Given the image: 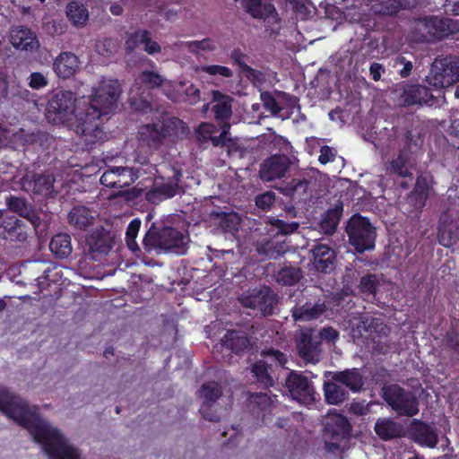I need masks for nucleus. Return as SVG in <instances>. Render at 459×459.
<instances>
[{
	"label": "nucleus",
	"mask_w": 459,
	"mask_h": 459,
	"mask_svg": "<svg viewBox=\"0 0 459 459\" xmlns=\"http://www.w3.org/2000/svg\"><path fill=\"white\" fill-rule=\"evenodd\" d=\"M121 94V86L117 79L103 80L94 90L84 107V112L78 116L75 133L91 149L98 143H103L107 134L100 125V117L113 111Z\"/></svg>",
	"instance_id": "nucleus-1"
},
{
	"label": "nucleus",
	"mask_w": 459,
	"mask_h": 459,
	"mask_svg": "<svg viewBox=\"0 0 459 459\" xmlns=\"http://www.w3.org/2000/svg\"><path fill=\"white\" fill-rule=\"evenodd\" d=\"M0 411L27 429L34 441L42 446L46 454L64 436L40 418L39 406H30L27 401L12 394L5 387H0Z\"/></svg>",
	"instance_id": "nucleus-2"
},
{
	"label": "nucleus",
	"mask_w": 459,
	"mask_h": 459,
	"mask_svg": "<svg viewBox=\"0 0 459 459\" xmlns=\"http://www.w3.org/2000/svg\"><path fill=\"white\" fill-rule=\"evenodd\" d=\"M458 26L459 23L451 18L429 16L415 19L411 33L416 42H435L456 33Z\"/></svg>",
	"instance_id": "nucleus-3"
},
{
	"label": "nucleus",
	"mask_w": 459,
	"mask_h": 459,
	"mask_svg": "<svg viewBox=\"0 0 459 459\" xmlns=\"http://www.w3.org/2000/svg\"><path fill=\"white\" fill-rule=\"evenodd\" d=\"M75 101V95L71 91H60L56 93L48 102V120L55 125H65L74 120V126L76 128L78 116L84 112V108L77 107Z\"/></svg>",
	"instance_id": "nucleus-4"
},
{
	"label": "nucleus",
	"mask_w": 459,
	"mask_h": 459,
	"mask_svg": "<svg viewBox=\"0 0 459 459\" xmlns=\"http://www.w3.org/2000/svg\"><path fill=\"white\" fill-rule=\"evenodd\" d=\"M382 398L398 415L413 417L420 411V403L415 394L398 384L384 385Z\"/></svg>",
	"instance_id": "nucleus-5"
},
{
	"label": "nucleus",
	"mask_w": 459,
	"mask_h": 459,
	"mask_svg": "<svg viewBox=\"0 0 459 459\" xmlns=\"http://www.w3.org/2000/svg\"><path fill=\"white\" fill-rule=\"evenodd\" d=\"M346 232L351 245L357 253L362 254L374 249L377 232L368 218L355 214L349 220Z\"/></svg>",
	"instance_id": "nucleus-6"
},
{
	"label": "nucleus",
	"mask_w": 459,
	"mask_h": 459,
	"mask_svg": "<svg viewBox=\"0 0 459 459\" xmlns=\"http://www.w3.org/2000/svg\"><path fill=\"white\" fill-rule=\"evenodd\" d=\"M426 80L436 89L446 88L459 82V57L446 56L436 58Z\"/></svg>",
	"instance_id": "nucleus-7"
},
{
	"label": "nucleus",
	"mask_w": 459,
	"mask_h": 459,
	"mask_svg": "<svg viewBox=\"0 0 459 459\" xmlns=\"http://www.w3.org/2000/svg\"><path fill=\"white\" fill-rule=\"evenodd\" d=\"M152 228L143 238V243L144 248L150 252L152 247L164 250L165 253L172 252L175 254L184 253V236L177 229L169 226L162 227L159 231L152 232Z\"/></svg>",
	"instance_id": "nucleus-8"
},
{
	"label": "nucleus",
	"mask_w": 459,
	"mask_h": 459,
	"mask_svg": "<svg viewBox=\"0 0 459 459\" xmlns=\"http://www.w3.org/2000/svg\"><path fill=\"white\" fill-rule=\"evenodd\" d=\"M181 123L182 120L179 118L170 117L157 123L143 125L139 128L138 134L140 139L146 142L149 147L159 148L163 140L170 136Z\"/></svg>",
	"instance_id": "nucleus-9"
},
{
	"label": "nucleus",
	"mask_w": 459,
	"mask_h": 459,
	"mask_svg": "<svg viewBox=\"0 0 459 459\" xmlns=\"http://www.w3.org/2000/svg\"><path fill=\"white\" fill-rule=\"evenodd\" d=\"M350 432L351 424L346 417L339 413L329 414L324 429L325 448L328 451L339 449L340 442L348 438Z\"/></svg>",
	"instance_id": "nucleus-10"
},
{
	"label": "nucleus",
	"mask_w": 459,
	"mask_h": 459,
	"mask_svg": "<svg viewBox=\"0 0 459 459\" xmlns=\"http://www.w3.org/2000/svg\"><path fill=\"white\" fill-rule=\"evenodd\" d=\"M239 300L245 307L256 310L264 316L273 315L278 303L277 295L268 286L254 290L248 295L242 296Z\"/></svg>",
	"instance_id": "nucleus-11"
},
{
	"label": "nucleus",
	"mask_w": 459,
	"mask_h": 459,
	"mask_svg": "<svg viewBox=\"0 0 459 459\" xmlns=\"http://www.w3.org/2000/svg\"><path fill=\"white\" fill-rule=\"evenodd\" d=\"M182 173L175 170L173 176L164 180L160 178V181L156 178L152 186L145 192V199L151 204H158L163 200L169 199L179 194Z\"/></svg>",
	"instance_id": "nucleus-12"
},
{
	"label": "nucleus",
	"mask_w": 459,
	"mask_h": 459,
	"mask_svg": "<svg viewBox=\"0 0 459 459\" xmlns=\"http://www.w3.org/2000/svg\"><path fill=\"white\" fill-rule=\"evenodd\" d=\"M115 242V233L103 227L96 228L86 238L89 253L95 261H99L101 256L108 255L113 248Z\"/></svg>",
	"instance_id": "nucleus-13"
},
{
	"label": "nucleus",
	"mask_w": 459,
	"mask_h": 459,
	"mask_svg": "<svg viewBox=\"0 0 459 459\" xmlns=\"http://www.w3.org/2000/svg\"><path fill=\"white\" fill-rule=\"evenodd\" d=\"M285 386L299 403H309L316 400L314 385L301 372L291 371L285 379Z\"/></svg>",
	"instance_id": "nucleus-14"
},
{
	"label": "nucleus",
	"mask_w": 459,
	"mask_h": 459,
	"mask_svg": "<svg viewBox=\"0 0 459 459\" xmlns=\"http://www.w3.org/2000/svg\"><path fill=\"white\" fill-rule=\"evenodd\" d=\"M139 178V170L131 167H113L100 177V184L110 188H124L134 184Z\"/></svg>",
	"instance_id": "nucleus-15"
},
{
	"label": "nucleus",
	"mask_w": 459,
	"mask_h": 459,
	"mask_svg": "<svg viewBox=\"0 0 459 459\" xmlns=\"http://www.w3.org/2000/svg\"><path fill=\"white\" fill-rule=\"evenodd\" d=\"M290 164V159L285 155H271L260 165L259 177L264 182L281 179L288 171Z\"/></svg>",
	"instance_id": "nucleus-16"
},
{
	"label": "nucleus",
	"mask_w": 459,
	"mask_h": 459,
	"mask_svg": "<svg viewBox=\"0 0 459 459\" xmlns=\"http://www.w3.org/2000/svg\"><path fill=\"white\" fill-rule=\"evenodd\" d=\"M209 221L216 231L222 233L226 238H236L242 219L235 212H212L209 214Z\"/></svg>",
	"instance_id": "nucleus-17"
},
{
	"label": "nucleus",
	"mask_w": 459,
	"mask_h": 459,
	"mask_svg": "<svg viewBox=\"0 0 459 459\" xmlns=\"http://www.w3.org/2000/svg\"><path fill=\"white\" fill-rule=\"evenodd\" d=\"M22 181L23 187L44 198H54L57 194L54 186L56 178L53 174L35 173L30 178L23 177Z\"/></svg>",
	"instance_id": "nucleus-18"
},
{
	"label": "nucleus",
	"mask_w": 459,
	"mask_h": 459,
	"mask_svg": "<svg viewBox=\"0 0 459 459\" xmlns=\"http://www.w3.org/2000/svg\"><path fill=\"white\" fill-rule=\"evenodd\" d=\"M400 99L404 106L425 104L432 107L437 102L436 97L427 86L411 83H406L403 86Z\"/></svg>",
	"instance_id": "nucleus-19"
},
{
	"label": "nucleus",
	"mask_w": 459,
	"mask_h": 459,
	"mask_svg": "<svg viewBox=\"0 0 459 459\" xmlns=\"http://www.w3.org/2000/svg\"><path fill=\"white\" fill-rule=\"evenodd\" d=\"M411 440L420 446L434 448L438 443V435L429 424L414 419L409 428Z\"/></svg>",
	"instance_id": "nucleus-20"
},
{
	"label": "nucleus",
	"mask_w": 459,
	"mask_h": 459,
	"mask_svg": "<svg viewBox=\"0 0 459 459\" xmlns=\"http://www.w3.org/2000/svg\"><path fill=\"white\" fill-rule=\"evenodd\" d=\"M321 344L318 335L304 332L297 342L298 354L306 362L316 363L320 360Z\"/></svg>",
	"instance_id": "nucleus-21"
},
{
	"label": "nucleus",
	"mask_w": 459,
	"mask_h": 459,
	"mask_svg": "<svg viewBox=\"0 0 459 459\" xmlns=\"http://www.w3.org/2000/svg\"><path fill=\"white\" fill-rule=\"evenodd\" d=\"M311 253L313 268L316 272L329 273L334 269L336 254L331 247L316 244L313 247Z\"/></svg>",
	"instance_id": "nucleus-22"
},
{
	"label": "nucleus",
	"mask_w": 459,
	"mask_h": 459,
	"mask_svg": "<svg viewBox=\"0 0 459 459\" xmlns=\"http://www.w3.org/2000/svg\"><path fill=\"white\" fill-rule=\"evenodd\" d=\"M247 12L255 19L264 20L268 25L281 22L274 5L271 3H262V0H244Z\"/></svg>",
	"instance_id": "nucleus-23"
},
{
	"label": "nucleus",
	"mask_w": 459,
	"mask_h": 459,
	"mask_svg": "<svg viewBox=\"0 0 459 459\" xmlns=\"http://www.w3.org/2000/svg\"><path fill=\"white\" fill-rule=\"evenodd\" d=\"M10 42L16 48L32 52L39 48L35 33L23 25L13 26L10 31Z\"/></svg>",
	"instance_id": "nucleus-24"
},
{
	"label": "nucleus",
	"mask_w": 459,
	"mask_h": 459,
	"mask_svg": "<svg viewBox=\"0 0 459 459\" xmlns=\"http://www.w3.org/2000/svg\"><path fill=\"white\" fill-rule=\"evenodd\" d=\"M333 380L339 382L352 393H359L364 390L365 377L361 369L358 368L334 372Z\"/></svg>",
	"instance_id": "nucleus-25"
},
{
	"label": "nucleus",
	"mask_w": 459,
	"mask_h": 459,
	"mask_svg": "<svg viewBox=\"0 0 459 459\" xmlns=\"http://www.w3.org/2000/svg\"><path fill=\"white\" fill-rule=\"evenodd\" d=\"M79 67V59L72 52H62L55 59L53 69L59 78L69 79Z\"/></svg>",
	"instance_id": "nucleus-26"
},
{
	"label": "nucleus",
	"mask_w": 459,
	"mask_h": 459,
	"mask_svg": "<svg viewBox=\"0 0 459 459\" xmlns=\"http://www.w3.org/2000/svg\"><path fill=\"white\" fill-rule=\"evenodd\" d=\"M212 96L213 104L211 109L214 118L218 124L221 122H223V124L227 123L226 120L229 119L232 114L233 99L220 91H212Z\"/></svg>",
	"instance_id": "nucleus-27"
},
{
	"label": "nucleus",
	"mask_w": 459,
	"mask_h": 459,
	"mask_svg": "<svg viewBox=\"0 0 459 459\" xmlns=\"http://www.w3.org/2000/svg\"><path fill=\"white\" fill-rule=\"evenodd\" d=\"M6 205L10 211L26 219L35 229L39 226V216L23 198L11 195L6 199Z\"/></svg>",
	"instance_id": "nucleus-28"
},
{
	"label": "nucleus",
	"mask_w": 459,
	"mask_h": 459,
	"mask_svg": "<svg viewBox=\"0 0 459 459\" xmlns=\"http://www.w3.org/2000/svg\"><path fill=\"white\" fill-rule=\"evenodd\" d=\"M310 181L306 178H292L283 188L282 194L290 197L295 204L306 203L310 195Z\"/></svg>",
	"instance_id": "nucleus-29"
},
{
	"label": "nucleus",
	"mask_w": 459,
	"mask_h": 459,
	"mask_svg": "<svg viewBox=\"0 0 459 459\" xmlns=\"http://www.w3.org/2000/svg\"><path fill=\"white\" fill-rule=\"evenodd\" d=\"M4 238L10 241L23 242L27 239L28 231L26 223L16 216L7 217L4 222Z\"/></svg>",
	"instance_id": "nucleus-30"
},
{
	"label": "nucleus",
	"mask_w": 459,
	"mask_h": 459,
	"mask_svg": "<svg viewBox=\"0 0 459 459\" xmlns=\"http://www.w3.org/2000/svg\"><path fill=\"white\" fill-rule=\"evenodd\" d=\"M374 430L377 437L384 441L401 437L403 431L402 425L390 418L377 419Z\"/></svg>",
	"instance_id": "nucleus-31"
},
{
	"label": "nucleus",
	"mask_w": 459,
	"mask_h": 459,
	"mask_svg": "<svg viewBox=\"0 0 459 459\" xmlns=\"http://www.w3.org/2000/svg\"><path fill=\"white\" fill-rule=\"evenodd\" d=\"M429 186L427 178L420 176L416 179L413 190L408 195V204L416 211H421L429 199Z\"/></svg>",
	"instance_id": "nucleus-32"
},
{
	"label": "nucleus",
	"mask_w": 459,
	"mask_h": 459,
	"mask_svg": "<svg viewBox=\"0 0 459 459\" xmlns=\"http://www.w3.org/2000/svg\"><path fill=\"white\" fill-rule=\"evenodd\" d=\"M325 312V303L306 302L304 305H295L292 309V316L295 321H308L320 317Z\"/></svg>",
	"instance_id": "nucleus-33"
},
{
	"label": "nucleus",
	"mask_w": 459,
	"mask_h": 459,
	"mask_svg": "<svg viewBox=\"0 0 459 459\" xmlns=\"http://www.w3.org/2000/svg\"><path fill=\"white\" fill-rule=\"evenodd\" d=\"M437 238L440 245L450 247L459 239V224L454 221L441 219L438 226Z\"/></svg>",
	"instance_id": "nucleus-34"
},
{
	"label": "nucleus",
	"mask_w": 459,
	"mask_h": 459,
	"mask_svg": "<svg viewBox=\"0 0 459 459\" xmlns=\"http://www.w3.org/2000/svg\"><path fill=\"white\" fill-rule=\"evenodd\" d=\"M68 21L76 28L84 27L89 21V11L82 1H70L65 7Z\"/></svg>",
	"instance_id": "nucleus-35"
},
{
	"label": "nucleus",
	"mask_w": 459,
	"mask_h": 459,
	"mask_svg": "<svg viewBox=\"0 0 459 459\" xmlns=\"http://www.w3.org/2000/svg\"><path fill=\"white\" fill-rule=\"evenodd\" d=\"M223 347L230 350L236 354H239L249 348L251 345L250 337L242 334L238 331H228L221 339Z\"/></svg>",
	"instance_id": "nucleus-36"
},
{
	"label": "nucleus",
	"mask_w": 459,
	"mask_h": 459,
	"mask_svg": "<svg viewBox=\"0 0 459 459\" xmlns=\"http://www.w3.org/2000/svg\"><path fill=\"white\" fill-rule=\"evenodd\" d=\"M68 221L74 228L86 230L93 224L94 216L86 206H74L68 214Z\"/></svg>",
	"instance_id": "nucleus-37"
},
{
	"label": "nucleus",
	"mask_w": 459,
	"mask_h": 459,
	"mask_svg": "<svg viewBox=\"0 0 459 459\" xmlns=\"http://www.w3.org/2000/svg\"><path fill=\"white\" fill-rule=\"evenodd\" d=\"M222 394L221 385L214 381L207 382L203 384V408L207 403H214L216 402ZM203 419L208 420L210 421H219L220 416L216 413L214 414H207L203 410Z\"/></svg>",
	"instance_id": "nucleus-38"
},
{
	"label": "nucleus",
	"mask_w": 459,
	"mask_h": 459,
	"mask_svg": "<svg viewBox=\"0 0 459 459\" xmlns=\"http://www.w3.org/2000/svg\"><path fill=\"white\" fill-rule=\"evenodd\" d=\"M325 400L328 404L339 405L348 398V392L342 385L333 379L324 383Z\"/></svg>",
	"instance_id": "nucleus-39"
},
{
	"label": "nucleus",
	"mask_w": 459,
	"mask_h": 459,
	"mask_svg": "<svg viewBox=\"0 0 459 459\" xmlns=\"http://www.w3.org/2000/svg\"><path fill=\"white\" fill-rule=\"evenodd\" d=\"M49 459H80L78 450L63 436L47 454Z\"/></svg>",
	"instance_id": "nucleus-40"
},
{
	"label": "nucleus",
	"mask_w": 459,
	"mask_h": 459,
	"mask_svg": "<svg viewBox=\"0 0 459 459\" xmlns=\"http://www.w3.org/2000/svg\"><path fill=\"white\" fill-rule=\"evenodd\" d=\"M131 108L140 115H153L159 113V109L154 108L152 103L150 91H143L140 94L130 98Z\"/></svg>",
	"instance_id": "nucleus-41"
},
{
	"label": "nucleus",
	"mask_w": 459,
	"mask_h": 459,
	"mask_svg": "<svg viewBox=\"0 0 459 459\" xmlns=\"http://www.w3.org/2000/svg\"><path fill=\"white\" fill-rule=\"evenodd\" d=\"M49 249L56 257H68L73 251L71 237L65 233L55 235L49 243Z\"/></svg>",
	"instance_id": "nucleus-42"
},
{
	"label": "nucleus",
	"mask_w": 459,
	"mask_h": 459,
	"mask_svg": "<svg viewBox=\"0 0 459 459\" xmlns=\"http://www.w3.org/2000/svg\"><path fill=\"white\" fill-rule=\"evenodd\" d=\"M132 43L143 45L144 50L150 55L160 53L161 50L160 46L151 39V34L148 30L134 32L126 41L128 48H133Z\"/></svg>",
	"instance_id": "nucleus-43"
},
{
	"label": "nucleus",
	"mask_w": 459,
	"mask_h": 459,
	"mask_svg": "<svg viewBox=\"0 0 459 459\" xmlns=\"http://www.w3.org/2000/svg\"><path fill=\"white\" fill-rule=\"evenodd\" d=\"M409 155L405 151H400L397 156L393 159L390 163L388 169L392 174L399 176L401 178H412V174L409 169Z\"/></svg>",
	"instance_id": "nucleus-44"
},
{
	"label": "nucleus",
	"mask_w": 459,
	"mask_h": 459,
	"mask_svg": "<svg viewBox=\"0 0 459 459\" xmlns=\"http://www.w3.org/2000/svg\"><path fill=\"white\" fill-rule=\"evenodd\" d=\"M342 204H340L335 205L333 208L329 209L325 212L320 222V226L325 233L332 234L336 230L340 219L342 215Z\"/></svg>",
	"instance_id": "nucleus-45"
},
{
	"label": "nucleus",
	"mask_w": 459,
	"mask_h": 459,
	"mask_svg": "<svg viewBox=\"0 0 459 459\" xmlns=\"http://www.w3.org/2000/svg\"><path fill=\"white\" fill-rule=\"evenodd\" d=\"M301 276L299 268L284 265L275 273V280L282 286H292L300 280Z\"/></svg>",
	"instance_id": "nucleus-46"
},
{
	"label": "nucleus",
	"mask_w": 459,
	"mask_h": 459,
	"mask_svg": "<svg viewBox=\"0 0 459 459\" xmlns=\"http://www.w3.org/2000/svg\"><path fill=\"white\" fill-rule=\"evenodd\" d=\"M251 373L257 383L264 388L273 385V379L268 372V365L264 360H257L251 366Z\"/></svg>",
	"instance_id": "nucleus-47"
},
{
	"label": "nucleus",
	"mask_w": 459,
	"mask_h": 459,
	"mask_svg": "<svg viewBox=\"0 0 459 459\" xmlns=\"http://www.w3.org/2000/svg\"><path fill=\"white\" fill-rule=\"evenodd\" d=\"M379 285L380 281L377 274L367 273L360 278L359 290L362 294L376 295Z\"/></svg>",
	"instance_id": "nucleus-48"
},
{
	"label": "nucleus",
	"mask_w": 459,
	"mask_h": 459,
	"mask_svg": "<svg viewBox=\"0 0 459 459\" xmlns=\"http://www.w3.org/2000/svg\"><path fill=\"white\" fill-rule=\"evenodd\" d=\"M248 406L255 411V408L261 412L270 410L271 399L266 393H252L247 398Z\"/></svg>",
	"instance_id": "nucleus-49"
},
{
	"label": "nucleus",
	"mask_w": 459,
	"mask_h": 459,
	"mask_svg": "<svg viewBox=\"0 0 459 459\" xmlns=\"http://www.w3.org/2000/svg\"><path fill=\"white\" fill-rule=\"evenodd\" d=\"M368 337L372 336H387L390 329L388 326L384 323V321L381 318L373 317V316H368Z\"/></svg>",
	"instance_id": "nucleus-50"
},
{
	"label": "nucleus",
	"mask_w": 459,
	"mask_h": 459,
	"mask_svg": "<svg viewBox=\"0 0 459 459\" xmlns=\"http://www.w3.org/2000/svg\"><path fill=\"white\" fill-rule=\"evenodd\" d=\"M141 227V221L134 219L130 221L126 231V245L130 250L136 252L140 250L138 244L135 241L137 234Z\"/></svg>",
	"instance_id": "nucleus-51"
},
{
	"label": "nucleus",
	"mask_w": 459,
	"mask_h": 459,
	"mask_svg": "<svg viewBox=\"0 0 459 459\" xmlns=\"http://www.w3.org/2000/svg\"><path fill=\"white\" fill-rule=\"evenodd\" d=\"M230 126L228 123L221 125V132L215 135H210L208 141L212 143L214 147H224V145H230L231 138L228 136Z\"/></svg>",
	"instance_id": "nucleus-52"
},
{
	"label": "nucleus",
	"mask_w": 459,
	"mask_h": 459,
	"mask_svg": "<svg viewBox=\"0 0 459 459\" xmlns=\"http://www.w3.org/2000/svg\"><path fill=\"white\" fill-rule=\"evenodd\" d=\"M139 79L143 84L150 89L158 88L163 83L162 76L153 71H143L139 75Z\"/></svg>",
	"instance_id": "nucleus-53"
},
{
	"label": "nucleus",
	"mask_w": 459,
	"mask_h": 459,
	"mask_svg": "<svg viewBox=\"0 0 459 459\" xmlns=\"http://www.w3.org/2000/svg\"><path fill=\"white\" fill-rule=\"evenodd\" d=\"M401 11L398 0H385L379 4L377 13L383 16L397 17Z\"/></svg>",
	"instance_id": "nucleus-54"
},
{
	"label": "nucleus",
	"mask_w": 459,
	"mask_h": 459,
	"mask_svg": "<svg viewBox=\"0 0 459 459\" xmlns=\"http://www.w3.org/2000/svg\"><path fill=\"white\" fill-rule=\"evenodd\" d=\"M444 341L447 348L454 351H459V328L451 326L446 333Z\"/></svg>",
	"instance_id": "nucleus-55"
},
{
	"label": "nucleus",
	"mask_w": 459,
	"mask_h": 459,
	"mask_svg": "<svg viewBox=\"0 0 459 459\" xmlns=\"http://www.w3.org/2000/svg\"><path fill=\"white\" fill-rule=\"evenodd\" d=\"M275 202V194L272 191H267L255 196V205L264 211L269 210Z\"/></svg>",
	"instance_id": "nucleus-56"
},
{
	"label": "nucleus",
	"mask_w": 459,
	"mask_h": 459,
	"mask_svg": "<svg viewBox=\"0 0 459 459\" xmlns=\"http://www.w3.org/2000/svg\"><path fill=\"white\" fill-rule=\"evenodd\" d=\"M271 223L283 235L295 232L299 226V224L296 221L286 222L281 219H273Z\"/></svg>",
	"instance_id": "nucleus-57"
},
{
	"label": "nucleus",
	"mask_w": 459,
	"mask_h": 459,
	"mask_svg": "<svg viewBox=\"0 0 459 459\" xmlns=\"http://www.w3.org/2000/svg\"><path fill=\"white\" fill-rule=\"evenodd\" d=\"M203 72L210 74V75H220L221 77L230 78L233 75V72L227 66L219 65H203Z\"/></svg>",
	"instance_id": "nucleus-58"
},
{
	"label": "nucleus",
	"mask_w": 459,
	"mask_h": 459,
	"mask_svg": "<svg viewBox=\"0 0 459 459\" xmlns=\"http://www.w3.org/2000/svg\"><path fill=\"white\" fill-rule=\"evenodd\" d=\"M261 99L264 102V108L271 111L272 114L277 115L281 111V107L276 99L269 92H264L261 94Z\"/></svg>",
	"instance_id": "nucleus-59"
},
{
	"label": "nucleus",
	"mask_w": 459,
	"mask_h": 459,
	"mask_svg": "<svg viewBox=\"0 0 459 459\" xmlns=\"http://www.w3.org/2000/svg\"><path fill=\"white\" fill-rule=\"evenodd\" d=\"M262 354L265 357H270L272 360L278 363V365L281 367H284L288 362L287 355L273 348L263 351Z\"/></svg>",
	"instance_id": "nucleus-60"
},
{
	"label": "nucleus",
	"mask_w": 459,
	"mask_h": 459,
	"mask_svg": "<svg viewBox=\"0 0 459 459\" xmlns=\"http://www.w3.org/2000/svg\"><path fill=\"white\" fill-rule=\"evenodd\" d=\"M48 79L39 72H33L30 75L29 86L34 90H39L48 85Z\"/></svg>",
	"instance_id": "nucleus-61"
},
{
	"label": "nucleus",
	"mask_w": 459,
	"mask_h": 459,
	"mask_svg": "<svg viewBox=\"0 0 459 459\" xmlns=\"http://www.w3.org/2000/svg\"><path fill=\"white\" fill-rule=\"evenodd\" d=\"M234 64L238 65L240 71L245 70V65H248L246 61L248 59V56L244 53L240 48H234L230 55Z\"/></svg>",
	"instance_id": "nucleus-62"
},
{
	"label": "nucleus",
	"mask_w": 459,
	"mask_h": 459,
	"mask_svg": "<svg viewBox=\"0 0 459 459\" xmlns=\"http://www.w3.org/2000/svg\"><path fill=\"white\" fill-rule=\"evenodd\" d=\"M368 316H360L356 326L352 328L353 337H366L368 338Z\"/></svg>",
	"instance_id": "nucleus-63"
},
{
	"label": "nucleus",
	"mask_w": 459,
	"mask_h": 459,
	"mask_svg": "<svg viewBox=\"0 0 459 459\" xmlns=\"http://www.w3.org/2000/svg\"><path fill=\"white\" fill-rule=\"evenodd\" d=\"M335 157V153L332 147L328 145H324L320 148V155L318 160L321 164H326L328 162L333 161Z\"/></svg>",
	"instance_id": "nucleus-64"
}]
</instances>
